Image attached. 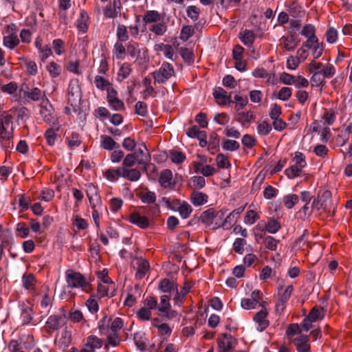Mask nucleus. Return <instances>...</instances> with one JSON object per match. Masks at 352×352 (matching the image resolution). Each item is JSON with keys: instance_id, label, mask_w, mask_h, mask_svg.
I'll list each match as a JSON object with an SVG mask.
<instances>
[{"instance_id": "1", "label": "nucleus", "mask_w": 352, "mask_h": 352, "mask_svg": "<svg viewBox=\"0 0 352 352\" xmlns=\"http://www.w3.org/2000/svg\"><path fill=\"white\" fill-rule=\"evenodd\" d=\"M65 280L69 287L80 289L85 293H90L92 291L90 281L78 272L67 270L65 272Z\"/></svg>"}, {"instance_id": "2", "label": "nucleus", "mask_w": 352, "mask_h": 352, "mask_svg": "<svg viewBox=\"0 0 352 352\" xmlns=\"http://www.w3.org/2000/svg\"><path fill=\"white\" fill-rule=\"evenodd\" d=\"M13 118L8 112H3L0 116V144L4 149H8L13 146L10 140L12 138V128L11 131L8 130L10 126H12Z\"/></svg>"}, {"instance_id": "3", "label": "nucleus", "mask_w": 352, "mask_h": 352, "mask_svg": "<svg viewBox=\"0 0 352 352\" xmlns=\"http://www.w3.org/2000/svg\"><path fill=\"white\" fill-rule=\"evenodd\" d=\"M226 212V210H224L216 211L213 208H209L201 213L200 220L207 227L217 230L222 226Z\"/></svg>"}, {"instance_id": "4", "label": "nucleus", "mask_w": 352, "mask_h": 352, "mask_svg": "<svg viewBox=\"0 0 352 352\" xmlns=\"http://www.w3.org/2000/svg\"><path fill=\"white\" fill-rule=\"evenodd\" d=\"M42 120L52 126L58 125V119L55 113L54 109L48 99L43 100L40 104L38 113Z\"/></svg>"}, {"instance_id": "5", "label": "nucleus", "mask_w": 352, "mask_h": 352, "mask_svg": "<svg viewBox=\"0 0 352 352\" xmlns=\"http://www.w3.org/2000/svg\"><path fill=\"white\" fill-rule=\"evenodd\" d=\"M292 161L294 164L285 170V174L289 179L299 176L307 165L305 156L301 152H296Z\"/></svg>"}, {"instance_id": "6", "label": "nucleus", "mask_w": 352, "mask_h": 352, "mask_svg": "<svg viewBox=\"0 0 352 352\" xmlns=\"http://www.w3.org/2000/svg\"><path fill=\"white\" fill-rule=\"evenodd\" d=\"M151 74L153 77L155 84H162L165 83L169 78L175 76V69L171 64L164 62L160 69L153 72Z\"/></svg>"}, {"instance_id": "7", "label": "nucleus", "mask_w": 352, "mask_h": 352, "mask_svg": "<svg viewBox=\"0 0 352 352\" xmlns=\"http://www.w3.org/2000/svg\"><path fill=\"white\" fill-rule=\"evenodd\" d=\"M65 324V317L63 316H50L44 326L45 331L50 335L58 331Z\"/></svg>"}, {"instance_id": "8", "label": "nucleus", "mask_w": 352, "mask_h": 352, "mask_svg": "<svg viewBox=\"0 0 352 352\" xmlns=\"http://www.w3.org/2000/svg\"><path fill=\"white\" fill-rule=\"evenodd\" d=\"M107 99L110 108L114 111L124 110V104L118 98V91L113 87L107 89Z\"/></svg>"}, {"instance_id": "9", "label": "nucleus", "mask_w": 352, "mask_h": 352, "mask_svg": "<svg viewBox=\"0 0 352 352\" xmlns=\"http://www.w3.org/2000/svg\"><path fill=\"white\" fill-rule=\"evenodd\" d=\"M81 100L80 87L76 80H71L68 87V101L72 106H76Z\"/></svg>"}, {"instance_id": "10", "label": "nucleus", "mask_w": 352, "mask_h": 352, "mask_svg": "<svg viewBox=\"0 0 352 352\" xmlns=\"http://www.w3.org/2000/svg\"><path fill=\"white\" fill-rule=\"evenodd\" d=\"M102 341L96 336H91L87 338V342L80 350L76 348H72L70 352H95L96 349H100L102 346Z\"/></svg>"}, {"instance_id": "11", "label": "nucleus", "mask_w": 352, "mask_h": 352, "mask_svg": "<svg viewBox=\"0 0 352 352\" xmlns=\"http://www.w3.org/2000/svg\"><path fill=\"white\" fill-rule=\"evenodd\" d=\"M219 352H230L236 344V340L229 334H223L217 340Z\"/></svg>"}, {"instance_id": "12", "label": "nucleus", "mask_w": 352, "mask_h": 352, "mask_svg": "<svg viewBox=\"0 0 352 352\" xmlns=\"http://www.w3.org/2000/svg\"><path fill=\"white\" fill-rule=\"evenodd\" d=\"M159 183L164 188L174 189L176 183L173 179L172 171L169 169L163 170L160 174Z\"/></svg>"}, {"instance_id": "13", "label": "nucleus", "mask_w": 352, "mask_h": 352, "mask_svg": "<svg viewBox=\"0 0 352 352\" xmlns=\"http://www.w3.org/2000/svg\"><path fill=\"white\" fill-rule=\"evenodd\" d=\"M268 311L266 308H263L258 311L254 316L253 320L257 324V330L259 331H264L270 324L269 320L267 319Z\"/></svg>"}, {"instance_id": "14", "label": "nucleus", "mask_w": 352, "mask_h": 352, "mask_svg": "<svg viewBox=\"0 0 352 352\" xmlns=\"http://www.w3.org/2000/svg\"><path fill=\"white\" fill-rule=\"evenodd\" d=\"M135 263H133V267L135 268V278L137 279L143 278L149 270V263L148 262L142 258H137L135 259Z\"/></svg>"}, {"instance_id": "15", "label": "nucleus", "mask_w": 352, "mask_h": 352, "mask_svg": "<svg viewBox=\"0 0 352 352\" xmlns=\"http://www.w3.org/2000/svg\"><path fill=\"white\" fill-rule=\"evenodd\" d=\"M278 287V299L282 302H287L289 299L293 291L294 287L290 285L286 287H284V281L283 280H277Z\"/></svg>"}, {"instance_id": "16", "label": "nucleus", "mask_w": 352, "mask_h": 352, "mask_svg": "<svg viewBox=\"0 0 352 352\" xmlns=\"http://www.w3.org/2000/svg\"><path fill=\"white\" fill-rule=\"evenodd\" d=\"M86 194L91 208L101 204L102 201L98 193V188L93 184H89L87 186Z\"/></svg>"}, {"instance_id": "17", "label": "nucleus", "mask_w": 352, "mask_h": 352, "mask_svg": "<svg viewBox=\"0 0 352 352\" xmlns=\"http://www.w3.org/2000/svg\"><path fill=\"white\" fill-rule=\"evenodd\" d=\"M132 154H135L138 164L142 166L144 169L146 170V166L150 161L151 157L149 153L147 152V148L145 144H142L141 147L136 149Z\"/></svg>"}, {"instance_id": "18", "label": "nucleus", "mask_w": 352, "mask_h": 352, "mask_svg": "<svg viewBox=\"0 0 352 352\" xmlns=\"http://www.w3.org/2000/svg\"><path fill=\"white\" fill-rule=\"evenodd\" d=\"M129 221L130 223L136 225L142 229H145L149 226L148 219L146 217L142 216L136 212L130 214Z\"/></svg>"}, {"instance_id": "19", "label": "nucleus", "mask_w": 352, "mask_h": 352, "mask_svg": "<svg viewBox=\"0 0 352 352\" xmlns=\"http://www.w3.org/2000/svg\"><path fill=\"white\" fill-rule=\"evenodd\" d=\"M213 96L219 105H225L232 102L231 95L221 87L217 88L213 92Z\"/></svg>"}, {"instance_id": "20", "label": "nucleus", "mask_w": 352, "mask_h": 352, "mask_svg": "<svg viewBox=\"0 0 352 352\" xmlns=\"http://www.w3.org/2000/svg\"><path fill=\"white\" fill-rule=\"evenodd\" d=\"M298 352H310V344L307 336L301 335L293 340Z\"/></svg>"}, {"instance_id": "21", "label": "nucleus", "mask_w": 352, "mask_h": 352, "mask_svg": "<svg viewBox=\"0 0 352 352\" xmlns=\"http://www.w3.org/2000/svg\"><path fill=\"white\" fill-rule=\"evenodd\" d=\"M25 95L28 99L32 101L41 100L43 102V100L48 99L46 96L45 92L42 91L37 87L30 89L28 91L25 92Z\"/></svg>"}, {"instance_id": "22", "label": "nucleus", "mask_w": 352, "mask_h": 352, "mask_svg": "<svg viewBox=\"0 0 352 352\" xmlns=\"http://www.w3.org/2000/svg\"><path fill=\"white\" fill-rule=\"evenodd\" d=\"M177 285L168 278L161 280L158 285V289L164 293H173L177 291Z\"/></svg>"}, {"instance_id": "23", "label": "nucleus", "mask_w": 352, "mask_h": 352, "mask_svg": "<svg viewBox=\"0 0 352 352\" xmlns=\"http://www.w3.org/2000/svg\"><path fill=\"white\" fill-rule=\"evenodd\" d=\"M98 294L100 297L105 296L112 297L115 295L116 289L113 283H110L109 285L106 283H98L97 288Z\"/></svg>"}, {"instance_id": "24", "label": "nucleus", "mask_w": 352, "mask_h": 352, "mask_svg": "<svg viewBox=\"0 0 352 352\" xmlns=\"http://www.w3.org/2000/svg\"><path fill=\"white\" fill-rule=\"evenodd\" d=\"M208 195L199 191H193L190 195V201L196 206L205 204L208 201Z\"/></svg>"}, {"instance_id": "25", "label": "nucleus", "mask_w": 352, "mask_h": 352, "mask_svg": "<svg viewBox=\"0 0 352 352\" xmlns=\"http://www.w3.org/2000/svg\"><path fill=\"white\" fill-rule=\"evenodd\" d=\"M297 45L298 42L296 41L293 36H283L280 38V46L287 51L294 50Z\"/></svg>"}, {"instance_id": "26", "label": "nucleus", "mask_w": 352, "mask_h": 352, "mask_svg": "<svg viewBox=\"0 0 352 352\" xmlns=\"http://www.w3.org/2000/svg\"><path fill=\"white\" fill-rule=\"evenodd\" d=\"M104 177L110 182L117 181L120 177H123V167H118L116 169L109 168L104 172Z\"/></svg>"}, {"instance_id": "27", "label": "nucleus", "mask_w": 352, "mask_h": 352, "mask_svg": "<svg viewBox=\"0 0 352 352\" xmlns=\"http://www.w3.org/2000/svg\"><path fill=\"white\" fill-rule=\"evenodd\" d=\"M59 129V124L56 126L50 127L44 133V137L47 140V143L50 146H53L57 139L58 135L56 131Z\"/></svg>"}, {"instance_id": "28", "label": "nucleus", "mask_w": 352, "mask_h": 352, "mask_svg": "<svg viewBox=\"0 0 352 352\" xmlns=\"http://www.w3.org/2000/svg\"><path fill=\"white\" fill-rule=\"evenodd\" d=\"M126 52V46L125 47L122 42L116 41L113 45L112 53L113 56L118 60L124 58Z\"/></svg>"}, {"instance_id": "29", "label": "nucleus", "mask_w": 352, "mask_h": 352, "mask_svg": "<svg viewBox=\"0 0 352 352\" xmlns=\"http://www.w3.org/2000/svg\"><path fill=\"white\" fill-rule=\"evenodd\" d=\"M161 202L163 203L168 209L178 211L182 201L178 199H170L168 197H163L161 199Z\"/></svg>"}, {"instance_id": "30", "label": "nucleus", "mask_w": 352, "mask_h": 352, "mask_svg": "<svg viewBox=\"0 0 352 352\" xmlns=\"http://www.w3.org/2000/svg\"><path fill=\"white\" fill-rule=\"evenodd\" d=\"M98 298L95 294H91L85 302V305L91 314H96L99 310Z\"/></svg>"}, {"instance_id": "31", "label": "nucleus", "mask_w": 352, "mask_h": 352, "mask_svg": "<svg viewBox=\"0 0 352 352\" xmlns=\"http://www.w3.org/2000/svg\"><path fill=\"white\" fill-rule=\"evenodd\" d=\"M101 147L105 150L118 148L120 145L113 139L108 135H101Z\"/></svg>"}, {"instance_id": "32", "label": "nucleus", "mask_w": 352, "mask_h": 352, "mask_svg": "<svg viewBox=\"0 0 352 352\" xmlns=\"http://www.w3.org/2000/svg\"><path fill=\"white\" fill-rule=\"evenodd\" d=\"M23 287L28 290L34 291L36 285V279L33 274H24L22 277Z\"/></svg>"}, {"instance_id": "33", "label": "nucleus", "mask_w": 352, "mask_h": 352, "mask_svg": "<svg viewBox=\"0 0 352 352\" xmlns=\"http://www.w3.org/2000/svg\"><path fill=\"white\" fill-rule=\"evenodd\" d=\"M132 72L131 65L129 63H124L120 67L118 72L117 79L122 81L129 76Z\"/></svg>"}, {"instance_id": "34", "label": "nucleus", "mask_w": 352, "mask_h": 352, "mask_svg": "<svg viewBox=\"0 0 352 352\" xmlns=\"http://www.w3.org/2000/svg\"><path fill=\"white\" fill-rule=\"evenodd\" d=\"M88 19L89 16L85 10H82L80 14V17L77 21V28L82 32H87L88 29Z\"/></svg>"}, {"instance_id": "35", "label": "nucleus", "mask_w": 352, "mask_h": 352, "mask_svg": "<svg viewBox=\"0 0 352 352\" xmlns=\"http://www.w3.org/2000/svg\"><path fill=\"white\" fill-rule=\"evenodd\" d=\"M289 14L294 17H301L304 15V11L302 7L296 1L292 2L287 9Z\"/></svg>"}, {"instance_id": "36", "label": "nucleus", "mask_w": 352, "mask_h": 352, "mask_svg": "<svg viewBox=\"0 0 352 352\" xmlns=\"http://www.w3.org/2000/svg\"><path fill=\"white\" fill-rule=\"evenodd\" d=\"M162 16L156 10L146 11L144 15L143 20L146 23H155L161 21Z\"/></svg>"}, {"instance_id": "37", "label": "nucleus", "mask_w": 352, "mask_h": 352, "mask_svg": "<svg viewBox=\"0 0 352 352\" xmlns=\"http://www.w3.org/2000/svg\"><path fill=\"white\" fill-rule=\"evenodd\" d=\"M257 133L261 136L267 135L272 131V125L265 120L258 121L256 126Z\"/></svg>"}, {"instance_id": "38", "label": "nucleus", "mask_w": 352, "mask_h": 352, "mask_svg": "<svg viewBox=\"0 0 352 352\" xmlns=\"http://www.w3.org/2000/svg\"><path fill=\"white\" fill-rule=\"evenodd\" d=\"M139 47V43L131 41L126 44V52L131 56V57L138 58L140 54Z\"/></svg>"}, {"instance_id": "39", "label": "nucleus", "mask_w": 352, "mask_h": 352, "mask_svg": "<svg viewBox=\"0 0 352 352\" xmlns=\"http://www.w3.org/2000/svg\"><path fill=\"white\" fill-rule=\"evenodd\" d=\"M143 86L145 87L142 93L144 99L147 98L148 96H153L155 94L154 88L151 85V80L148 77H145L142 80Z\"/></svg>"}, {"instance_id": "40", "label": "nucleus", "mask_w": 352, "mask_h": 352, "mask_svg": "<svg viewBox=\"0 0 352 352\" xmlns=\"http://www.w3.org/2000/svg\"><path fill=\"white\" fill-rule=\"evenodd\" d=\"M124 175L122 177L126 178L130 181H138L141 175L140 170L136 168L128 169L123 167Z\"/></svg>"}, {"instance_id": "41", "label": "nucleus", "mask_w": 352, "mask_h": 352, "mask_svg": "<svg viewBox=\"0 0 352 352\" xmlns=\"http://www.w3.org/2000/svg\"><path fill=\"white\" fill-rule=\"evenodd\" d=\"M312 321H317L321 320L324 316V309L315 306L311 309L307 316Z\"/></svg>"}, {"instance_id": "42", "label": "nucleus", "mask_w": 352, "mask_h": 352, "mask_svg": "<svg viewBox=\"0 0 352 352\" xmlns=\"http://www.w3.org/2000/svg\"><path fill=\"white\" fill-rule=\"evenodd\" d=\"M19 44V39L17 36L12 34L4 36L3 45L9 49H14Z\"/></svg>"}, {"instance_id": "43", "label": "nucleus", "mask_w": 352, "mask_h": 352, "mask_svg": "<svg viewBox=\"0 0 352 352\" xmlns=\"http://www.w3.org/2000/svg\"><path fill=\"white\" fill-rule=\"evenodd\" d=\"M280 228V222L273 218H270L265 224V230L270 234L276 233Z\"/></svg>"}, {"instance_id": "44", "label": "nucleus", "mask_w": 352, "mask_h": 352, "mask_svg": "<svg viewBox=\"0 0 352 352\" xmlns=\"http://www.w3.org/2000/svg\"><path fill=\"white\" fill-rule=\"evenodd\" d=\"M177 212H179L182 218L187 219L191 214L192 212V208L188 202L182 201V203Z\"/></svg>"}, {"instance_id": "45", "label": "nucleus", "mask_w": 352, "mask_h": 352, "mask_svg": "<svg viewBox=\"0 0 352 352\" xmlns=\"http://www.w3.org/2000/svg\"><path fill=\"white\" fill-rule=\"evenodd\" d=\"M283 201L285 206L288 209H291L298 202L299 197L297 195L289 194L285 196Z\"/></svg>"}, {"instance_id": "46", "label": "nucleus", "mask_w": 352, "mask_h": 352, "mask_svg": "<svg viewBox=\"0 0 352 352\" xmlns=\"http://www.w3.org/2000/svg\"><path fill=\"white\" fill-rule=\"evenodd\" d=\"M241 40L244 45L247 46H251L255 39L254 34L250 30H245L243 34H241Z\"/></svg>"}, {"instance_id": "47", "label": "nucleus", "mask_w": 352, "mask_h": 352, "mask_svg": "<svg viewBox=\"0 0 352 352\" xmlns=\"http://www.w3.org/2000/svg\"><path fill=\"white\" fill-rule=\"evenodd\" d=\"M118 41L125 42L129 39L127 28L124 25H118L116 31Z\"/></svg>"}, {"instance_id": "48", "label": "nucleus", "mask_w": 352, "mask_h": 352, "mask_svg": "<svg viewBox=\"0 0 352 352\" xmlns=\"http://www.w3.org/2000/svg\"><path fill=\"white\" fill-rule=\"evenodd\" d=\"M16 235L22 239L26 238L30 234V228L23 222H20L16 225Z\"/></svg>"}, {"instance_id": "49", "label": "nucleus", "mask_w": 352, "mask_h": 352, "mask_svg": "<svg viewBox=\"0 0 352 352\" xmlns=\"http://www.w3.org/2000/svg\"><path fill=\"white\" fill-rule=\"evenodd\" d=\"M310 82L312 87H320L324 84V78L322 75L321 72H316L312 74Z\"/></svg>"}, {"instance_id": "50", "label": "nucleus", "mask_w": 352, "mask_h": 352, "mask_svg": "<svg viewBox=\"0 0 352 352\" xmlns=\"http://www.w3.org/2000/svg\"><path fill=\"white\" fill-rule=\"evenodd\" d=\"M180 54L184 60L188 64H190L194 61V55L192 51L186 47H182L180 49Z\"/></svg>"}, {"instance_id": "51", "label": "nucleus", "mask_w": 352, "mask_h": 352, "mask_svg": "<svg viewBox=\"0 0 352 352\" xmlns=\"http://www.w3.org/2000/svg\"><path fill=\"white\" fill-rule=\"evenodd\" d=\"M239 147V143L232 140H226L222 143V148L226 151H234L238 150Z\"/></svg>"}, {"instance_id": "52", "label": "nucleus", "mask_w": 352, "mask_h": 352, "mask_svg": "<svg viewBox=\"0 0 352 352\" xmlns=\"http://www.w3.org/2000/svg\"><path fill=\"white\" fill-rule=\"evenodd\" d=\"M136 162H138V159L135 154L129 153L124 157L122 167L125 168H131L133 166Z\"/></svg>"}, {"instance_id": "53", "label": "nucleus", "mask_w": 352, "mask_h": 352, "mask_svg": "<svg viewBox=\"0 0 352 352\" xmlns=\"http://www.w3.org/2000/svg\"><path fill=\"white\" fill-rule=\"evenodd\" d=\"M52 46L57 55H61L65 52L64 41L60 38L54 39L52 42Z\"/></svg>"}, {"instance_id": "54", "label": "nucleus", "mask_w": 352, "mask_h": 352, "mask_svg": "<svg viewBox=\"0 0 352 352\" xmlns=\"http://www.w3.org/2000/svg\"><path fill=\"white\" fill-rule=\"evenodd\" d=\"M254 119V116L252 112H241L238 114L237 120L243 125L250 123Z\"/></svg>"}, {"instance_id": "55", "label": "nucleus", "mask_w": 352, "mask_h": 352, "mask_svg": "<svg viewBox=\"0 0 352 352\" xmlns=\"http://www.w3.org/2000/svg\"><path fill=\"white\" fill-rule=\"evenodd\" d=\"M190 184L192 188L200 189L205 186L206 181L202 176H194L190 179Z\"/></svg>"}, {"instance_id": "56", "label": "nucleus", "mask_w": 352, "mask_h": 352, "mask_svg": "<svg viewBox=\"0 0 352 352\" xmlns=\"http://www.w3.org/2000/svg\"><path fill=\"white\" fill-rule=\"evenodd\" d=\"M123 320L120 318H116L110 326L111 334L116 335L123 327Z\"/></svg>"}, {"instance_id": "57", "label": "nucleus", "mask_w": 352, "mask_h": 352, "mask_svg": "<svg viewBox=\"0 0 352 352\" xmlns=\"http://www.w3.org/2000/svg\"><path fill=\"white\" fill-rule=\"evenodd\" d=\"M72 340V332L66 327L62 332L60 342L64 345V347L67 346Z\"/></svg>"}, {"instance_id": "58", "label": "nucleus", "mask_w": 352, "mask_h": 352, "mask_svg": "<svg viewBox=\"0 0 352 352\" xmlns=\"http://www.w3.org/2000/svg\"><path fill=\"white\" fill-rule=\"evenodd\" d=\"M94 82L96 85V87L100 89L104 90L105 89H109V85H110L109 80H106L103 77L100 76H96L94 79Z\"/></svg>"}, {"instance_id": "59", "label": "nucleus", "mask_w": 352, "mask_h": 352, "mask_svg": "<svg viewBox=\"0 0 352 352\" xmlns=\"http://www.w3.org/2000/svg\"><path fill=\"white\" fill-rule=\"evenodd\" d=\"M216 162L217 166L221 168H227L230 166V163L228 157L223 154H218L216 157Z\"/></svg>"}, {"instance_id": "60", "label": "nucleus", "mask_w": 352, "mask_h": 352, "mask_svg": "<svg viewBox=\"0 0 352 352\" xmlns=\"http://www.w3.org/2000/svg\"><path fill=\"white\" fill-rule=\"evenodd\" d=\"M278 240L276 239L272 236H267L265 238L264 243L265 248L270 250L274 251L277 248Z\"/></svg>"}, {"instance_id": "61", "label": "nucleus", "mask_w": 352, "mask_h": 352, "mask_svg": "<svg viewBox=\"0 0 352 352\" xmlns=\"http://www.w3.org/2000/svg\"><path fill=\"white\" fill-rule=\"evenodd\" d=\"M149 30L156 35H163L166 31V25L164 23H155Z\"/></svg>"}, {"instance_id": "62", "label": "nucleus", "mask_w": 352, "mask_h": 352, "mask_svg": "<svg viewBox=\"0 0 352 352\" xmlns=\"http://www.w3.org/2000/svg\"><path fill=\"white\" fill-rule=\"evenodd\" d=\"M200 10L195 6H190L187 7L186 14L193 21H197L199 19Z\"/></svg>"}, {"instance_id": "63", "label": "nucleus", "mask_w": 352, "mask_h": 352, "mask_svg": "<svg viewBox=\"0 0 352 352\" xmlns=\"http://www.w3.org/2000/svg\"><path fill=\"white\" fill-rule=\"evenodd\" d=\"M47 69L52 78H56L60 74V67L54 62H50Z\"/></svg>"}, {"instance_id": "64", "label": "nucleus", "mask_w": 352, "mask_h": 352, "mask_svg": "<svg viewBox=\"0 0 352 352\" xmlns=\"http://www.w3.org/2000/svg\"><path fill=\"white\" fill-rule=\"evenodd\" d=\"M69 318L74 322H79L82 320H85L82 311L77 309H71L69 313Z\"/></svg>"}]
</instances>
